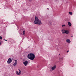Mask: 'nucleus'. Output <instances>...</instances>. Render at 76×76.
<instances>
[{
    "instance_id": "f3484780",
    "label": "nucleus",
    "mask_w": 76,
    "mask_h": 76,
    "mask_svg": "<svg viewBox=\"0 0 76 76\" xmlns=\"http://www.w3.org/2000/svg\"><path fill=\"white\" fill-rule=\"evenodd\" d=\"M4 41H7V40H6L5 39H4Z\"/></svg>"
},
{
    "instance_id": "7ed1b4c3",
    "label": "nucleus",
    "mask_w": 76,
    "mask_h": 76,
    "mask_svg": "<svg viewBox=\"0 0 76 76\" xmlns=\"http://www.w3.org/2000/svg\"><path fill=\"white\" fill-rule=\"evenodd\" d=\"M12 61V59L10 58L8 59L7 62L8 64H10Z\"/></svg>"
},
{
    "instance_id": "9b49d317",
    "label": "nucleus",
    "mask_w": 76,
    "mask_h": 76,
    "mask_svg": "<svg viewBox=\"0 0 76 76\" xmlns=\"http://www.w3.org/2000/svg\"><path fill=\"white\" fill-rule=\"evenodd\" d=\"M68 23L69 26H72V24L70 23V22H68Z\"/></svg>"
},
{
    "instance_id": "a211bd4d",
    "label": "nucleus",
    "mask_w": 76,
    "mask_h": 76,
    "mask_svg": "<svg viewBox=\"0 0 76 76\" xmlns=\"http://www.w3.org/2000/svg\"><path fill=\"white\" fill-rule=\"evenodd\" d=\"M67 53H69V51H67Z\"/></svg>"
},
{
    "instance_id": "39448f33",
    "label": "nucleus",
    "mask_w": 76,
    "mask_h": 76,
    "mask_svg": "<svg viewBox=\"0 0 76 76\" xmlns=\"http://www.w3.org/2000/svg\"><path fill=\"white\" fill-rule=\"evenodd\" d=\"M17 64V61L15 60V62L13 64V66H15Z\"/></svg>"
},
{
    "instance_id": "ddd939ff",
    "label": "nucleus",
    "mask_w": 76,
    "mask_h": 76,
    "mask_svg": "<svg viewBox=\"0 0 76 76\" xmlns=\"http://www.w3.org/2000/svg\"><path fill=\"white\" fill-rule=\"evenodd\" d=\"M23 34L24 35L25 34V30H24L23 31Z\"/></svg>"
},
{
    "instance_id": "dca6fc26",
    "label": "nucleus",
    "mask_w": 76,
    "mask_h": 76,
    "mask_svg": "<svg viewBox=\"0 0 76 76\" xmlns=\"http://www.w3.org/2000/svg\"><path fill=\"white\" fill-rule=\"evenodd\" d=\"M18 70H19V73H21V71L20 70H19V69H18Z\"/></svg>"
},
{
    "instance_id": "aec40b11",
    "label": "nucleus",
    "mask_w": 76,
    "mask_h": 76,
    "mask_svg": "<svg viewBox=\"0 0 76 76\" xmlns=\"http://www.w3.org/2000/svg\"><path fill=\"white\" fill-rule=\"evenodd\" d=\"M0 44H1V42H0Z\"/></svg>"
},
{
    "instance_id": "4468645a",
    "label": "nucleus",
    "mask_w": 76,
    "mask_h": 76,
    "mask_svg": "<svg viewBox=\"0 0 76 76\" xmlns=\"http://www.w3.org/2000/svg\"><path fill=\"white\" fill-rule=\"evenodd\" d=\"M0 39H2V37L1 36H0Z\"/></svg>"
},
{
    "instance_id": "1a4fd4ad",
    "label": "nucleus",
    "mask_w": 76,
    "mask_h": 76,
    "mask_svg": "<svg viewBox=\"0 0 76 76\" xmlns=\"http://www.w3.org/2000/svg\"><path fill=\"white\" fill-rule=\"evenodd\" d=\"M16 74L17 75H20L21 73L18 72V70H17V71L16 72Z\"/></svg>"
},
{
    "instance_id": "f03ea898",
    "label": "nucleus",
    "mask_w": 76,
    "mask_h": 76,
    "mask_svg": "<svg viewBox=\"0 0 76 76\" xmlns=\"http://www.w3.org/2000/svg\"><path fill=\"white\" fill-rule=\"evenodd\" d=\"M34 23L36 25H41L42 24L41 21L39 20L38 18V17H35V20L34 22Z\"/></svg>"
},
{
    "instance_id": "f257e3e1",
    "label": "nucleus",
    "mask_w": 76,
    "mask_h": 76,
    "mask_svg": "<svg viewBox=\"0 0 76 76\" xmlns=\"http://www.w3.org/2000/svg\"><path fill=\"white\" fill-rule=\"evenodd\" d=\"M27 57L28 59L31 60H34L35 59V55L33 54V53H30L28 55Z\"/></svg>"
},
{
    "instance_id": "4be33fe9",
    "label": "nucleus",
    "mask_w": 76,
    "mask_h": 76,
    "mask_svg": "<svg viewBox=\"0 0 76 76\" xmlns=\"http://www.w3.org/2000/svg\"><path fill=\"white\" fill-rule=\"evenodd\" d=\"M12 60H13V58H12Z\"/></svg>"
},
{
    "instance_id": "2eb2a0df",
    "label": "nucleus",
    "mask_w": 76,
    "mask_h": 76,
    "mask_svg": "<svg viewBox=\"0 0 76 76\" xmlns=\"http://www.w3.org/2000/svg\"><path fill=\"white\" fill-rule=\"evenodd\" d=\"M66 26V25H62V27H63V26Z\"/></svg>"
},
{
    "instance_id": "412c9836",
    "label": "nucleus",
    "mask_w": 76,
    "mask_h": 76,
    "mask_svg": "<svg viewBox=\"0 0 76 76\" xmlns=\"http://www.w3.org/2000/svg\"><path fill=\"white\" fill-rule=\"evenodd\" d=\"M71 37H73V36H72Z\"/></svg>"
},
{
    "instance_id": "9d476101",
    "label": "nucleus",
    "mask_w": 76,
    "mask_h": 76,
    "mask_svg": "<svg viewBox=\"0 0 76 76\" xmlns=\"http://www.w3.org/2000/svg\"><path fill=\"white\" fill-rule=\"evenodd\" d=\"M61 31L62 34H64V33H65L66 30L63 29Z\"/></svg>"
},
{
    "instance_id": "423d86ee",
    "label": "nucleus",
    "mask_w": 76,
    "mask_h": 76,
    "mask_svg": "<svg viewBox=\"0 0 76 76\" xmlns=\"http://www.w3.org/2000/svg\"><path fill=\"white\" fill-rule=\"evenodd\" d=\"M65 34H69V31L68 30H65Z\"/></svg>"
},
{
    "instance_id": "f8f14e48",
    "label": "nucleus",
    "mask_w": 76,
    "mask_h": 76,
    "mask_svg": "<svg viewBox=\"0 0 76 76\" xmlns=\"http://www.w3.org/2000/svg\"><path fill=\"white\" fill-rule=\"evenodd\" d=\"M69 13L70 15H72L73 14V13L71 12H69Z\"/></svg>"
},
{
    "instance_id": "20e7f679",
    "label": "nucleus",
    "mask_w": 76,
    "mask_h": 76,
    "mask_svg": "<svg viewBox=\"0 0 76 76\" xmlns=\"http://www.w3.org/2000/svg\"><path fill=\"white\" fill-rule=\"evenodd\" d=\"M23 64H24L25 66H26V65L28 64V62L27 61H26L25 62H23Z\"/></svg>"
},
{
    "instance_id": "0eeeda50",
    "label": "nucleus",
    "mask_w": 76,
    "mask_h": 76,
    "mask_svg": "<svg viewBox=\"0 0 76 76\" xmlns=\"http://www.w3.org/2000/svg\"><path fill=\"white\" fill-rule=\"evenodd\" d=\"M56 68V65H55L54 66H53L52 67L51 69L53 70H54Z\"/></svg>"
},
{
    "instance_id": "6e6552de",
    "label": "nucleus",
    "mask_w": 76,
    "mask_h": 76,
    "mask_svg": "<svg viewBox=\"0 0 76 76\" xmlns=\"http://www.w3.org/2000/svg\"><path fill=\"white\" fill-rule=\"evenodd\" d=\"M66 41L69 44H70V40L69 39H67Z\"/></svg>"
},
{
    "instance_id": "5701e85b",
    "label": "nucleus",
    "mask_w": 76,
    "mask_h": 76,
    "mask_svg": "<svg viewBox=\"0 0 76 76\" xmlns=\"http://www.w3.org/2000/svg\"><path fill=\"white\" fill-rule=\"evenodd\" d=\"M59 54V55H60V54Z\"/></svg>"
},
{
    "instance_id": "6ab92c4d",
    "label": "nucleus",
    "mask_w": 76,
    "mask_h": 76,
    "mask_svg": "<svg viewBox=\"0 0 76 76\" xmlns=\"http://www.w3.org/2000/svg\"><path fill=\"white\" fill-rule=\"evenodd\" d=\"M47 9H49V8H47Z\"/></svg>"
}]
</instances>
